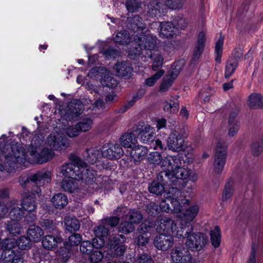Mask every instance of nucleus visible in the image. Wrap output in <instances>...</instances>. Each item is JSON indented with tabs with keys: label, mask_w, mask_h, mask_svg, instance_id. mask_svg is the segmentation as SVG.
<instances>
[{
	"label": "nucleus",
	"mask_w": 263,
	"mask_h": 263,
	"mask_svg": "<svg viewBox=\"0 0 263 263\" xmlns=\"http://www.w3.org/2000/svg\"><path fill=\"white\" fill-rule=\"evenodd\" d=\"M263 151V141H258L254 142L252 146L251 152L255 156H258Z\"/></svg>",
	"instance_id": "8fccbe9b"
},
{
	"label": "nucleus",
	"mask_w": 263,
	"mask_h": 263,
	"mask_svg": "<svg viewBox=\"0 0 263 263\" xmlns=\"http://www.w3.org/2000/svg\"><path fill=\"white\" fill-rule=\"evenodd\" d=\"M211 240L212 245L215 248L219 246L221 241L220 230L218 227H215L211 232Z\"/></svg>",
	"instance_id": "4c0bfd02"
},
{
	"label": "nucleus",
	"mask_w": 263,
	"mask_h": 263,
	"mask_svg": "<svg viewBox=\"0 0 263 263\" xmlns=\"http://www.w3.org/2000/svg\"><path fill=\"white\" fill-rule=\"evenodd\" d=\"M224 39L220 36L217 41L215 48V61L217 63H220L222 54L223 45Z\"/></svg>",
	"instance_id": "58836bf2"
},
{
	"label": "nucleus",
	"mask_w": 263,
	"mask_h": 263,
	"mask_svg": "<svg viewBox=\"0 0 263 263\" xmlns=\"http://www.w3.org/2000/svg\"><path fill=\"white\" fill-rule=\"evenodd\" d=\"M23 212L19 208H13L10 212L9 215L11 220L7 224V230L13 235L19 234L23 228L24 224L23 222L18 221L21 218Z\"/></svg>",
	"instance_id": "1a4fd4ad"
},
{
	"label": "nucleus",
	"mask_w": 263,
	"mask_h": 263,
	"mask_svg": "<svg viewBox=\"0 0 263 263\" xmlns=\"http://www.w3.org/2000/svg\"><path fill=\"white\" fill-rule=\"evenodd\" d=\"M151 58L153 60L152 68L153 70L161 67L163 63V58L158 51H155L151 54Z\"/></svg>",
	"instance_id": "79ce46f5"
},
{
	"label": "nucleus",
	"mask_w": 263,
	"mask_h": 263,
	"mask_svg": "<svg viewBox=\"0 0 263 263\" xmlns=\"http://www.w3.org/2000/svg\"><path fill=\"white\" fill-rule=\"evenodd\" d=\"M167 201L170 202L173 206V213L176 214L180 220V225L184 228V230L189 228L190 224L194 220L199 212V206L196 203L190 205L184 210H182V205L188 204L189 199L181 196L179 191H177V195L172 197H165Z\"/></svg>",
	"instance_id": "7ed1b4c3"
},
{
	"label": "nucleus",
	"mask_w": 263,
	"mask_h": 263,
	"mask_svg": "<svg viewBox=\"0 0 263 263\" xmlns=\"http://www.w3.org/2000/svg\"><path fill=\"white\" fill-rule=\"evenodd\" d=\"M233 193V183L232 182H228L224 189L222 194V200H227L229 199Z\"/></svg>",
	"instance_id": "09e8293b"
},
{
	"label": "nucleus",
	"mask_w": 263,
	"mask_h": 263,
	"mask_svg": "<svg viewBox=\"0 0 263 263\" xmlns=\"http://www.w3.org/2000/svg\"><path fill=\"white\" fill-rule=\"evenodd\" d=\"M96 237L104 239L108 235V230L103 226H100L95 229Z\"/></svg>",
	"instance_id": "864d4df0"
},
{
	"label": "nucleus",
	"mask_w": 263,
	"mask_h": 263,
	"mask_svg": "<svg viewBox=\"0 0 263 263\" xmlns=\"http://www.w3.org/2000/svg\"><path fill=\"white\" fill-rule=\"evenodd\" d=\"M105 243V239L103 238H98L96 237L92 240V248H100L104 246Z\"/></svg>",
	"instance_id": "e2e57ef3"
},
{
	"label": "nucleus",
	"mask_w": 263,
	"mask_h": 263,
	"mask_svg": "<svg viewBox=\"0 0 263 263\" xmlns=\"http://www.w3.org/2000/svg\"><path fill=\"white\" fill-rule=\"evenodd\" d=\"M141 22L142 20L139 16H135L134 18L133 19L132 22L134 23V25H135V26H134L133 29L135 30L136 27L137 28V30H143L144 28H145L144 25L143 24V23Z\"/></svg>",
	"instance_id": "052dcab7"
},
{
	"label": "nucleus",
	"mask_w": 263,
	"mask_h": 263,
	"mask_svg": "<svg viewBox=\"0 0 263 263\" xmlns=\"http://www.w3.org/2000/svg\"><path fill=\"white\" fill-rule=\"evenodd\" d=\"M31 241L30 240L26 237H22L18 241L16 242L14 239H7L5 240L4 244L6 245V248L7 250L3 253V256H6V255H10V253H12L10 251V249L14 247L16 245L18 246V247L22 250H25L30 247Z\"/></svg>",
	"instance_id": "2eb2a0df"
},
{
	"label": "nucleus",
	"mask_w": 263,
	"mask_h": 263,
	"mask_svg": "<svg viewBox=\"0 0 263 263\" xmlns=\"http://www.w3.org/2000/svg\"><path fill=\"white\" fill-rule=\"evenodd\" d=\"M92 124V120L89 118H86L77 124L80 132H85L89 130L91 128Z\"/></svg>",
	"instance_id": "49530a36"
},
{
	"label": "nucleus",
	"mask_w": 263,
	"mask_h": 263,
	"mask_svg": "<svg viewBox=\"0 0 263 263\" xmlns=\"http://www.w3.org/2000/svg\"><path fill=\"white\" fill-rule=\"evenodd\" d=\"M175 171L171 173L166 177V179H170L172 183H175L176 180L178 179H185L190 175V172L184 165L177 168Z\"/></svg>",
	"instance_id": "aec40b11"
},
{
	"label": "nucleus",
	"mask_w": 263,
	"mask_h": 263,
	"mask_svg": "<svg viewBox=\"0 0 263 263\" xmlns=\"http://www.w3.org/2000/svg\"><path fill=\"white\" fill-rule=\"evenodd\" d=\"M67 135L70 137H74L78 136L80 133V130L77 125H69L65 129Z\"/></svg>",
	"instance_id": "5fc2aeb1"
},
{
	"label": "nucleus",
	"mask_w": 263,
	"mask_h": 263,
	"mask_svg": "<svg viewBox=\"0 0 263 263\" xmlns=\"http://www.w3.org/2000/svg\"><path fill=\"white\" fill-rule=\"evenodd\" d=\"M164 4L158 2L156 3V7L154 9H152L151 11V13L154 15H157L160 13V9L163 10L165 9V7L170 8L172 9H175L174 6H175V3H174L175 0H161Z\"/></svg>",
	"instance_id": "c756f323"
},
{
	"label": "nucleus",
	"mask_w": 263,
	"mask_h": 263,
	"mask_svg": "<svg viewBox=\"0 0 263 263\" xmlns=\"http://www.w3.org/2000/svg\"><path fill=\"white\" fill-rule=\"evenodd\" d=\"M237 66V61L236 59L229 60L226 66V78H229L235 71Z\"/></svg>",
	"instance_id": "c03bdc74"
},
{
	"label": "nucleus",
	"mask_w": 263,
	"mask_h": 263,
	"mask_svg": "<svg viewBox=\"0 0 263 263\" xmlns=\"http://www.w3.org/2000/svg\"><path fill=\"white\" fill-rule=\"evenodd\" d=\"M160 35L163 37L168 38L174 33L176 28L171 22H164L160 23Z\"/></svg>",
	"instance_id": "5701e85b"
},
{
	"label": "nucleus",
	"mask_w": 263,
	"mask_h": 263,
	"mask_svg": "<svg viewBox=\"0 0 263 263\" xmlns=\"http://www.w3.org/2000/svg\"><path fill=\"white\" fill-rule=\"evenodd\" d=\"M136 263H153V262L150 256L143 254L137 259Z\"/></svg>",
	"instance_id": "69168bd1"
},
{
	"label": "nucleus",
	"mask_w": 263,
	"mask_h": 263,
	"mask_svg": "<svg viewBox=\"0 0 263 263\" xmlns=\"http://www.w3.org/2000/svg\"><path fill=\"white\" fill-rule=\"evenodd\" d=\"M248 104L252 108L263 107V97L260 94H252L249 98Z\"/></svg>",
	"instance_id": "c9c22d12"
},
{
	"label": "nucleus",
	"mask_w": 263,
	"mask_h": 263,
	"mask_svg": "<svg viewBox=\"0 0 263 263\" xmlns=\"http://www.w3.org/2000/svg\"><path fill=\"white\" fill-rule=\"evenodd\" d=\"M184 62L183 60H180L175 63L174 65L173 73L163 80L160 86V91H165L172 85L173 80L176 78L177 75L182 69Z\"/></svg>",
	"instance_id": "f3484780"
},
{
	"label": "nucleus",
	"mask_w": 263,
	"mask_h": 263,
	"mask_svg": "<svg viewBox=\"0 0 263 263\" xmlns=\"http://www.w3.org/2000/svg\"><path fill=\"white\" fill-rule=\"evenodd\" d=\"M156 134L153 128L146 126L139 133L138 137L140 141L145 144H150L154 142Z\"/></svg>",
	"instance_id": "6ab92c4d"
},
{
	"label": "nucleus",
	"mask_w": 263,
	"mask_h": 263,
	"mask_svg": "<svg viewBox=\"0 0 263 263\" xmlns=\"http://www.w3.org/2000/svg\"><path fill=\"white\" fill-rule=\"evenodd\" d=\"M139 6L140 4L137 0H128L126 3V7L129 12L137 11Z\"/></svg>",
	"instance_id": "13d9d810"
},
{
	"label": "nucleus",
	"mask_w": 263,
	"mask_h": 263,
	"mask_svg": "<svg viewBox=\"0 0 263 263\" xmlns=\"http://www.w3.org/2000/svg\"><path fill=\"white\" fill-rule=\"evenodd\" d=\"M65 224L66 229L71 232L78 230L80 228V223L75 217H66Z\"/></svg>",
	"instance_id": "e433bc0d"
},
{
	"label": "nucleus",
	"mask_w": 263,
	"mask_h": 263,
	"mask_svg": "<svg viewBox=\"0 0 263 263\" xmlns=\"http://www.w3.org/2000/svg\"><path fill=\"white\" fill-rule=\"evenodd\" d=\"M46 145L49 147L44 148L39 153L37 147L29 148L28 153L26 154L22 147L17 145L11 147L12 154L6 155L7 158L15 163L25 164L28 160L30 163H43L51 159L54 156L53 150H62L65 148L68 145L67 139L62 137L60 134L55 133L50 134L47 138Z\"/></svg>",
	"instance_id": "f257e3e1"
},
{
	"label": "nucleus",
	"mask_w": 263,
	"mask_h": 263,
	"mask_svg": "<svg viewBox=\"0 0 263 263\" xmlns=\"http://www.w3.org/2000/svg\"><path fill=\"white\" fill-rule=\"evenodd\" d=\"M117 74L118 76H125L130 74L133 71V68L130 64L127 62H123L118 63L114 67Z\"/></svg>",
	"instance_id": "b1692460"
},
{
	"label": "nucleus",
	"mask_w": 263,
	"mask_h": 263,
	"mask_svg": "<svg viewBox=\"0 0 263 263\" xmlns=\"http://www.w3.org/2000/svg\"><path fill=\"white\" fill-rule=\"evenodd\" d=\"M81 239V235L78 234L71 235L69 237L68 241L64 243L65 249L68 251L69 250L70 246H77L80 243Z\"/></svg>",
	"instance_id": "a18cd8bd"
},
{
	"label": "nucleus",
	"mask_w": 263,
	"mask_h": 263,
	"mask_svg": "<svg viewBox=\"0 0 263 263\" xmlns=\"http://www.w3.org/2000/svg\"><path fill=\"white\" fill-rule=\"evenodd\" d=\"M27 235L30 241L36 242L41 240L43 232L40 227L31 226L28 229Z\"/></svg>",
	"instance_id": "cd10ccee"
},
{
	"label": "nucleus",
	"mask_w": 263,
	"mask_h": 263,
	"mask_svg": "<svg viewBox=\"0 0 263 263\" xmlns=\"http://www.w3.org/2000/svg\"><path fill=\"white\" fill-rule=\"evenodd\" d=\"M29 178L30 181L39 184L48 183L51 180V177L49 172H39L31 175Z\"/></svg>",
	"instance_id": "a878e982"
},
{
	"label": "nucleus",
	"mask_w": 263,
	"mask_h": 263,
	"mask_svg": "<svg viewBox=\"0 0 263 263\" xmlns=\"http://www.w3.org/2000/svg\"><path fill=\"white\" fill-rule=\"evenodd\" d=\"M205 41V34L203 32L199 33L197 39V44L194 51L195 58H198L203 51Z\"/></svg>",
	"instance_id": "473e14b6"
},
{
	"label": "nucleus",
	"mask_w": 263,
	"mask_h": 263,
	"mask_svg": "<svg viewBox=\"0 0 263 263\" xmlns=\"http://www.w3.org/2000/svg\"><path fill=\"white\" fill-rule=\"evenodd\" d=\"M164 73L162 69L159 70L157 73L150 78L145 80V84L148 86H153L158 80H159Z\"/></svg>",
	"instance_id": "de8ad7c7"
},
{
	"label": "nucleus",
	"mask_w": 263,
	"mask_h": 263,
	"mask_svg": "<svg viewBox=\"0 0 263 263\" xmlns=\"http://www.w3.org/2000/svg\"><path fill=\"white\" fill-rule=\"evenodd\" d=\"M62 242L61 238L59 237H54L51 235H47L45 236L42 241V244L44 248L52 250L55 247L58 246Z\"/></svg>",
	"instance_id": "bb28decb"
},
{
	"label": "nucleus",
	"mask_w": 263,
	"mask_h": 263,
	"mask_svg": "<svg viewBox=\"0 0 263 263\" xmlns=\"http://www.w3.org/2000/svg\"><path fill=\"white\" fill-rule=\"evenodd\" d=\"M182 165V160L180 157L168 156L163 158L162 163V170L166 178L171 173L174 172L179 167ZM163 173H162L163 174Z\"/></svg>",
	"instance_id": "ddd939ff"
},
{
	"label": "nucleus",
	"mask_w": 263,
	"mask_h": 263,
	"mask_svg": "<svg viewBox=\"0 0 263 263\" xmlns=\"http://www.w3.org/2000/svg\"><path fill=\"white\" fill-rule=\"evenodd\" d=\"M130 37L127 31L118 32L114 38L115 42L121 44H127L130 42Z\"/></svg>",
	"instance_id": "a19ab883"
},
{
	"label": "nucleus",
	"mask_w": 263,
	"mask_h": 263,
	"mask_svg": "<svg viewBox=\"0 0 263 263\" xmlns=\"http://www.w3.org/2000/svg\"><path fill=\"white\" fill-rule=\"evenodd\" d=\"M167 145L170 150L174 152L184 151L185 145L182 134L178 131L173 132L168 137Z\"/></svg>",
	"instance_id": "9d476101"
},
{
	"label": "nucleus",
	"mask_w": 263,
	"mask_h": 263,
	"mask_svg": "<svg viewBox=\"0 0 263 263\" xmlns=\"http://www.w3.org/2000/svg\"><path fill=\"white\" fill-rule=\"evenodd\" d=\"M126 216L125 221L120 223L119 231L123 233H129L134 230V223L139 222L142 218L141 214L134 210H130Z\"/></svg>",
	"instance_id": "6e6552de"
},
{
	"label": "nucleus",
	"mask_w": 263,
	"mask_h": 263,
	"mask_svg": "<svg viewBox=\"0 0 263 263\" xmlns=\"http://www.w3.org/2000/svg\"><path fill=\"white\" fill-rule=\"evenodd\" d=\"M119 222V219L116 216L106 217L101 220V223L103 224H107L111 227L116 226Z\"/></svg>",
	"instance_id": "6e6d98bb"
},
{
	"label": "nucleus",
	"mask_w": 263,
	"mask_h": 263,
	"mask_svg": "<svg viewBox=\"0 0 263 263\" xmlns=\"http://www.w3.org/2000/svg\"><path fill=\"white\" fill-rule=\"evenodd\" d=\"M156 43V38L155 36L142 34L139 36L137 35V37L134 39V42L132 43V46H134L135 48L129 51V55L132 58L133 55H139L143 54L144 50L145 51L152 50L155 47Z\"/></svg>",
	"instance_id": "39448f33"
},
{
	"label": "nucleus",
	"mask_w": 263,
	"mask_h": 263,
	"mask_svg": "<svg viewBox=\"0 0 263 263\" xmlns=\"http://www.w3.org/2000/svg\"><path fill=\"white\" fill-rule=\"evenodd\" d=\"M147 153L148 149L146 147L138 145L132 148L130 155L134 161H140L144 159Z\"/></svg>",
	"instance_id": "412c9836"
},
{
	"label": "nucleus",
	"mask_w": 263,
	"mask_h": 263,
	"mask_svg": "<svg viewBox=\"0 0 263 263\" xmlns=\"http://www.w3.org/2000/svg\"><path fill=\"white\" fill-rule=\"evenodd\" d=\"M159 209L162 211L165 212H169L171 211L172 213H173L172 210L173 209V206L172 205V209H171L168 203L166 202V200L163 199L160 202Z\"/></svg>",
	"instance_id": "0e129e2a"
},
{
	"label": "nucleus",
	"mask_w": 263,
	"mask_h": 263,
	"mask_svg": "<svg viewBox=\"0 0 263 263\" xmlns=\"http://www.w3.org/2000/svg\"><path fill=\"white\" fill-rule=\"evenodd\" d=\"M152 227V225H148L146 227V223H143L141 225V234L136 238V242L139 246H144L148 242V237L146 232L149 231V229Z\"/></svg>",
	"instance_id": "7c9ffc66"
},
{
	"label": "nucleus",
	"mask_w": 263,
	"mask_h": 263,
	"mask_svg": "<svg viewBox=\"0 0 263 263\" xmlns=\"http://www.w3.org/2000/svg\"><path fill=\"white\" fill-rule=\"evenodd\" d=\"M228 135L229 137H234L237 135L239 129L240 125L238 122H235L234 123L229 124Z\"/></svg>",
	"instance_id": "4d7b16f0"
},
{
	"label": "nucleus",
	"mask_w": 263,
	"mask_h": 263,
	"mask_svg": "<svg viewBox=\"0 0 263 263\" xmlns=\"http://www.w3.org/2000/svg\"><path fill=\"white\" fill-rule=\"evenodd\" d=\"M154 243L158 250L166 251L173 246L174 239L172 236L160 233L155 237Z\"/></svg>",
	"instance_id": "dca6fc26"
},
{
	"label": "nucleus",
	"mask_w": 263,
	"mask_h": 263,
	"mask_svg": "<svg viewBox=\"0 0 263 263\" xmlns=\"http://www.w3.org/2000/svg\"><path fill=\"white\" fill-rule=\"evenodd\" d=\"M123 153L122 147L117 143H108L102 147L103 156L109 159H119L123 156Z\"/></svg>",
	"instance_id": "f8f14e48"
},
{
	"label": "nucleus",
	"mask_w": 263,
	"mask_h": 263,
	"mask_svg": "<svg viewBox=\"0 0 263 263\" xmlns=\"http://www.w3.org/2000/svg\"><path fill=\"white\" fill-rule=\"evenodd\" d=\"M67 196L62 193L54 195L51 199V202L53 206L58 209L64 208L68 204Z\"/></svg>",
	"instance_id": "4be33fe9"
},
{
	"label": "nucleus",
	"mask_w": 263,
	"mask_h": 263,
	"mask_svg": "<svg viewBox=\"0 0 263 263\" xmlns=\"http://www.w3.org/2000/svg\"><path fill=\"white\" fill-rule=\"evenodd\" d=\"M149 191L151 193L159 195L162 194L165 190L163 183H161L158 181H153L148 187Z\"/></svg>",
	"instance_id": "37998d69"
},
{
	"label": "nucleus",
	"mask_w": 263,
	"mask_h": 263,
	"mask_svg": "<svg viewBox=\"0 0 263 263\" xmlns=\"http://www.w3.org/2000/svg\"><path fill=\"white\" fill-rule=\"evenodd\" d=\"M105 72H102L101 83L107 87L113 88L117 85V81L110 76V73L106 69H102Z\"/></svg>",
	"instance_id": "2f4dec72"
},
{
	"label": "nucleus",
	"mask_w": 263,
	"mask_h": 263,
	"mask_svg": "<svg viewBox=\"0 0 263 263\" xmlns=\"http://www.w3.org/2000/svg\"><path fill=\"white\" fill-rule=\"evenodd\" d=\"M163 158L160 153L154 152L151 153L148 155L146 159L149 165L153 166H159L162 169V163Z\"/></svg>",
	"instance_id": "c85d7f7f"
},
{
	"label": "nucleus",
	"mask_w": 263,
	"mask_h": 263,
	"mask_svg": "<svg viewBox=\"0 0 263 263\" xmlns=\"http://www.w3.org/2000/svg\"><path fill=\"white\" fill-rule=\"evenodd\" d=\"M89 255V258L91 261L94 263L101 261L104 256L102 252L100 251H93L92 253H90Z\"/></svg>",
	"instance_id": "bf43d9fd"
},
{
	"label": "nucleus",
	"mask_w": 263,
	"mask_h": 263,
	"mask_svg": "<svg viewBox=\"0 0 263 263\" xmlns=\"http://www.w3.org/2000/svg\"><path fill=\"white\" fill-rule=\"evenodd\" d=\"M34 198L33 196L29 195L23 199L22 205L25 211L31 212L35 210L36 206Z\"/></svg>",
	"instance_id": "f704fd0d"
},
{
	"label": "nucleus",
	"mask_w": 263,
	"mask_h": 263,
	"mask_svg": "<svg viewBox=\"0 0 263 263\" xmlns=\"http://www.w3.org/2000/svg\"><path fill=\"white\" fill-rule=\"evenodd\" d=\"M76 181L78 180L72 179V178H64L62 182V186L65 191L72 192L77 188Z\"/></svg>",
	"instance_id": "ea45409f"
},
{
	"label": "nucleus",
	"mask_w": 263,
	"mask_h": 263,
	"mask_svg": "<svg viewBox=\"0 0 263 263\" xmlns=\"http://www.w3.org/2000/svg\"><path fill=\"white\" fill-rule=\"evenodd\" d=\"M137 142L136 137L132 133H126L120 138V142L124 147L133 148Z\"/></svg>",
	"instance_id": "393cba45"
},
{
	"label": "nucleus",
	"mask_w": 263,
	"mask_h": 263,
	"mask_svg": "<svg viewBox=\"0 0 263 263\" xmlns=\"http://www.w3.org/2000/svg\"><path fill=\"white\" fill-rule=\"evenodd\" d=\"M186 2V0H175L174 3H175V9H182Z\"/></svg>",
	"instance_id": "774afa93"
},
{
	"label": "nucleus",
	"mask_w": 263,
	"mask_h": 263,
	"mask_svg": "<svg viewBox=\"0 0 263 263\" xmlns=\"http://www.w3.org/2000/svg\"><path fill=\"white\" fill-rule=\"evenodd\" d=\"M226 154V147L218 144L216 148L213 164L214 170L215 173L220 174L222 172L225 164Z\"/></svg>",
	"instance_id": "4468645a"
},
{
	"label": "nucleus",
	"mask_w": 263,
	"mask_h": 263,
	"mask_svg": "<svg viewBox=\"0 0 263 263\" xmlns=\"http://www.w3.org/2000/svg\"><path fill=\"white\" fill-rule=\"evenodd\" d=\"M179 105L176 102H168L167 101L164 102V110L165 111L168 112H176L178 111Z\"/></svg>",
	"instance_id": "3c124183"
},
{
	"label": "nucleus",
	"mask_w": 263,
	"mask_h": 263,
	"mask_svg": "<svg viewBox=\"0 0 263 263\" xmlns=\"http://www.w3.org/2000/svg\"><path fill=\"white\" fill-rule=\"evenodd\" d=\"M159 208L155 203H150L147 206V211L149 215L156 214L159 211Z\"/></svg>",
	"instance_id": "680f3d73"
},
{
	"label": "nucleus",
	"mask_w": 263,
	"mask_h": 263,
	"mask_svg": "<svg viewBox=\"0 0 263 263\" xmlns=\"http://www.w3.org/2000/svg\"><path fill=\"white\" fill-rule=\"evenodd\" d=\"M92 248V245L89 241H83L80 247V250L82 253L88 255L90 254Z\"/></svg>",
	"instance_id": "603ef678"
},
{
	"label": "nucleus",
	"mask_w": 263,
	"mask_h": 263,
	"mask_svg": "<svg viewBox=\"0 0 263 263\" xmlns=\"http://www.w3.org/2000/svg\"><path fill=\"white\" fill-rule=\"evenodd\" d=\"M188 233L184 235L183 238L186 237V247L192 251H200L202 250L208 242V238L202 233H191L190 229L188 228L185 232Z\"/></svg>",
	"instance_id": "423d86ee"
},
{
	"label": "nucleus",
	"mask_w": 263,
	"mask_h": 263,
	"mask_svg": "<svg viewBox=\"0 0 263 263\" xmlns=\"http://www.w3.org/2000/svg\"><path fill=\"white\" fill-rule=\"evenodd\" d=\"M100 155L99 150L95 147L90 148L86 151L84 156L86 162L83 161L75 155H70V162L62 166L61 172L64 178L77 180L85 179L88 182L91 180L92 181L98 182L100 181V177H96L95 171H90L85 167L86 166V162L89 164L94 163L98 159Z\"/></svg>",
	"instance_id": "f03ea898"
},
{
	"label": "nucleus",
	"mask_w": 263,
	"mask_h": 263,
	"mask_svg": "<svg viewBox=\"0 0 263 263\" xmlns=\"http://www.w3.org/2000/svg\"><path fill=\"white\" fill-rule=\"evenodd\" d=\"M102 69H105L102 67L99 68H92L89 72L88 76L90 77H96L98 74H101V76H102V72H105V71L102 70Z\"/></svg>",
	"instance_id": "338daca9"
},
{
	"label": "nucleus",
	"mask_w": 263,
	"mask_h": 263,
	"mask_svg": "<svg viewBox=\"0 0 263 263\" xmlns=\"http://www.w3.org/2000/svg\"><path fill=\"white\" fill-rule=\"evenodd\" d=\"M69 114L71 119H74L81 114L83 111V105L79 102L78 103H71L69 105Z\"/></svg>",
	"instance_id": "72a5a7b5"
},
{
	"label": "nucleus",
	"mask_w": 263,
	"mask_h": 263,
	"mask_svg": "<svg viewBox=\"0 0 263 263\" xmlns=\"http://www.w3.org/2000/svg\"><path fill=\"white\" fill-rule=\"evenodd\" d=\"M125 241V237L121 234L110 236L106 247L109 250L107 254L112 257L113 255L121 256L123 254L126 248L123 243Z\"/></svg>",
	"instance_id": "0eeeda50"
},
{
	"label": "nucleus",
	"mask_w": 263,
	"mask_h": 263,
	"mask_svg": "<svg viewBox=\"0 0 263 263\" xmlns=\"http://www.w3.org/2000/svg\"><path fill=\"white\" fill-rule=\"evenodd\" d=\"M156 229L159 233L173 235L179 238L183 237L188 233V231L185 232L184 228L181 226L178 228L175 221L168 217H163L158 221Z\"/></svg>",
	"instance_id": "20e7f679"
},
{
	"label": "nucleus",
	"mask_w": 263,
	"mask_h": 263,
	"mask_svg": "<svg viewBox=\"0 0 263 263\" xmlns=\"http://www.w3.org/2000/svg\"><path fill=\"white\" fill-rule=\"evenodd\" d=\"M171 259L174 263H193L190 252L184 248L175 247L171 251Z\"/></svg>",
	"instance_id": "9b49d317"
},
{
	"label": "nucleus",
	"mask_w": 263,
	"mask_h": 263,
	"mask_svg": "<svg viewBox=\"0 0 263 263\" xmlns=\"http://www.w3.org/2000/svg\"><path fill=\"white\" fill-rule=\"evenodd\" d=\"M262 251L263 236L259 235L253 240L249 263H255L256 256L260 255Z\"/></svg>",
	"instance_id": "a211bd4d"
}]
</instances>
